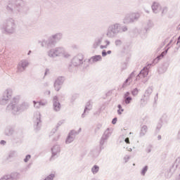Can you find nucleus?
<instances>
[{"mask_svg": "<svg viewBox=\"0 0 180 180\" xmlns=\"http://www.w3.org/2000/svg\"><path fill=\"white\" fill-rule=\"evenodd\" d=\"M146 152H147L148 153H151V145H150L149 147L147 148Z\"/></svg>", "mask_w": 180, "mask_h": 180, "instance_id": "e2e57ef3", "label": "nucleus"}, {"mask_svg": "<svg viewBox=\"0 0 180 180\" xmlns=\"http://www.w3.org/2000/svg\"><path fill=\"white\" fill-rule=\"evenodd\" d=\"M18 157V152L16 150H11L7 157V160H11V158H15Z\"/></svg>", "mask_w": 180, "mask_h": 180, "instance_id": "c756f323", "label": "nucleus"}, {"mask_svg": "<svg viewBox=\"0 0 180 180\" xmlns=\"http://www.w3.org/2000/svg\"><path fill=\"white\" fill-rule=\"evenodd\" d=\"M167 12H168V7L164 6L162 8L161 16H164V15H167Z\"/></svg>", "mask_w": 180, "mask_h": 180, "instance_id": "ea45409f", "label": "nucleus"}, {"mask_svg": "<svg viewBox=\"0 0 180 180\" xmlns=\"http://www.w3.org/2000/svg\"><path fill=\"white\" fill-rule=\"evenodd\" d=\"M102 150H101V148H99V149L98 148H96V149H94L93 150H91V155H93V157H98V155H99V154H101V152Z\"/></svg>", "mask_w": 180, "mask_h": 180, "instance_id": "2f4dec72", "label": "nucleus"}, {"mask_svg": "<svg viewBox=\"0 0 180 180\" xmlns=\"http://www.w3.org/2000/svg\"><path fill=\"white\" fill-rule=\"evenodd\" d=\"M139 91L140 90H139L138 88H135V89H132L131 91V94L132 96H137V95H139Z\"/></svg>", "mask_w": 180, "mask_h": 180, "instance_id": "4c0bfd02", "label": "nucleus"}, {"mask_svg": "<svg viewBox=\"0 0 180 180\" xmlns=\"http://www.w3.org/2000/svg\"><path fill=\"white\" fill-rule=\"evenodd\" d=\"M169 67V63H164L161 65L158 69V72L159 74H165V72H167V70H168V68Z\"/></svg>", "mask_w": 180, "mask_h": 180, "instance_id": "4be33fe9", "label": "nucleus"}, {"mask_svg": "<svg viewBox=\"0 0 180 180\" xmlns=\"http://www.w3.org/2000/svg\"><path fill=\"white\" fill-rule=\"evenodd\" d=\"M54 178H56V174H51L49 176H47L44 180H53Z\"/></svg>", "mask_w": 180, "mask_h": 180, "instance_id": "a19ab883", "label": "nucleus"}, {"mask_svg": "<svg viewBox=\"0 0 180 180\" xmlns=\"http://www.w3.org/2000/svg\"><path fill=\"white\" fill-rule=\"evenodd\" d=\"M169 49H171V47H167V49H165V50L162 51L160 55L158 56V58H160L161 60L164 58V56L167 54V53H168V50H169Z\"/></svg>", "mask_w": 180, "mask_h": 180, "instance_id": "f704fd0d", "label": "nucleus"}, {"mask_svg": "<svg viewBox=\"0 0 180 180\" xmlns=\"http://www.w3.org/2000/svg\"><path fill=\"white\" fill-rule=\"evenodd\" d=\"M53 106L55 112H60V110L61 109V103L58 101V97L57 96H53Z\"/></svg>", "mask_w": 180, "mask_h": 180, "instance_id": "dca6fc26", "label": "nucleus"}, {"mask_svg": "<svg viewBox=\"0 0 180 180\" xmlns=\"http://www.w3.org/2000/svg\"><path fill=\"white\" fill-rule=\"evenodd\" d=\"M133 82V80H130L129 79H125V81L123 82L122 85V89H124L125 88H127V86H130V84Z\"/></svg>", "mask_w": 180, "mask_h": 180, "instance_id": "c85d7f7f", "label": "nucleus"}, {"mask_svg": "<svg viewBox=\"0 0 180 180\" xmlns=\"http://www.w3.org/2000/svg\"><path fill=\"white\" fill-rule=\"evenodd\" d=\"M176 45L179 46V48L180 47V36L177 39Z\"/></svg>", "mask_w": 180, "mask_h": 180, "instance_id": "69168bd1", "label": "nucleus"}, {"mask_svg": "<svg viewBox=\"0 0 180 180\" xmlns=\"http://www.w3.org/2000/svg\"><path fill=\"white\" fill-rule=\"evenodd\" d=\"M61 124H63V122L59 121L56 125V129H58V127H60V126H61Z\"/></svg>", "mask_w": 180, "mask_h": 180, "instance_id": "0e129e2a", "label": "nucleus"}, {"mask_svg": "<svg viewBox=\"0 0 180 180\" xmlns=\"http://www.w3.org/2000/svg\"><path fill=\"white\" fill-rule=\"evenodd\" d=\"M13 95V91L12 89H7L3 92V94L0 98V105H6L12 99V96Z\"/></svg>", "mask_w": 180, "mask_h": 180, "instance_id": "1a4fd4ad", "label": "nucleus"}, {"mask_svg": "<svg viewBox=\"0 0 180 180\" xmlns=\"http://www.w3.org/2000/svg\"><path fill=\"white\" fill-rule=\"evenodd\" d=\"M148 131V127H147V125H143L141 127L139 137H144V136H146V134H147Z\"/></svg>", "mask_w": 180, "mask_h": 180, "instance_id": "bb28decb", "label": "nucleus"}, {"mask_svg": "<svg viewBox=\"0 0 180 180\" xmlns=\"http://www.w3.org/2000/svg\"><path fill=\"white\" fill-rule=\"evenodd\" d=\"M102 41H103V37H98L96 38L93 44V49H98L102 44Z\"/></svg>", "mask_w": 180, "mask_h": 180, "instance_id": "393cba45", "label": "nucleus"}, {"mask_svg": "<svg viewBox=\"0 0 180 180\" xmlns=\"http://www.w3.org/2000/svg\"><path fill=\"white\" fill-rule=\"evenodd\" d=\"M152 11L153 13H160V11H161V4L157 1H153L151 6Z\"/></svg>", "mask_w": 180, "mask_h": 180, "instance_id": "412c9836", "label": "nucleus"}, {"mask_svg": "<svg viewBox=\"0 0 180 180\" xmlns=\"http://www.w3.org/2000/svg\"><path fill=\"white\" fill-rule=\"evenodd\" d=\"M16 134L17 139L22 137V131H20L19 132L16 131Z\"/></svg>", "mask_w": 180, "mask_h": 180, "instance_id": "6e6d98bb", "label": "nucleus"}, {"mask_svg": "<svg viewBox=\"0 0 180 180\" xmlns=\"http://www.w3.org/2000/svg\"><path fill=\"white\" fill-rule=\"evenodd\" d=\"M124 141H125V143H127V144H129L130 143V139L129 138H126L124 139Z\"/></svg>", "mask_w": 180, "mask_h": 180, "instance_id": "338daca9", "label": "nucleus"}, {"mask_svg": "<svg viewBox=\"0 0 180 180\" xmlns=\"http://www.w3.org/2000/svg\"><path fill=\"white\" fill-rule=\"evenodd\" d=\"M81 131H82V129L79 128L78 131H75L76 133L74 134L75 136L79 134V133H81Z\"/></svg>", "mask_w": 180, "mask_h": 180, "instance_id": "052dcab7", "label": "nucleus"}, {"mask_svg": "<svg viewBox=\"0 0 180 180\" xmlns=\"http://www.w3.org/2000/svg\"><path fill=\"white\" fill-rule=\"evenodd\" d=\"M117 114L120 116V115H122V112H124V111H122V110H117Z\"/></svg>", "mask_w": 180, "mask_h": 180, "instance_id": "774afa93", "label": "nucleus"}, {"mask_svg": "<svg viewBox=\"0 0 180 180\" xmlns=\"http://www.w3.org/2000/svg\"><path fill=\"white\" fill-rule=\"evenodd\" d=\"M57 130H58V128L57 127L56 129H52L51 132V136H53L57 131Z\"/></svg>", "mask_w": 180, "mask_h": 180, "instance_id": "4d7b16f0", "label": "nucleus"}, {"mask_svg": "<svg viewBox=\"0 0 180 180\" xmlns=\"http://www.w3.org/2000/svg\"><path fill=\"white\" fill-rule=\"evenodd\" d=\"M115 44L116 46V47H120V46H122V44H123V42L120 39H116L115 41Z\"/></svg>", "mask_w": 180, "mask_h": 180, "instance_id": "79ce46f5", "label": "nucleus"}, {"mask_svg": "<svg viewBox=\"0 0 180 180\" xmlns=\"http://www.w3.org/2000/svg\"><path fill=\"white\" fill-rule=\"evenodd\" d=\"M178 167L180 168V158H177L174 163L172 165L169 169V172H175Z\"/></svg>", "mask_w": 180, "mask_h": 180, "instance_id": "5701e85b", "label": "nucleus"}, {"mask_svg": "<svg viewBox=\"0 0 180 180\" xmlns=\"http://www.w3.org/2000/svg\"><path fill=\"white\" fill-rule=\"evenodd\" d=\"M134 72H136V71H133L127 77L128 79H129V80L133 81V77H134Z\"/></svg>", "mask_w": 180, "mask_h": 180, "instance_id": "09e8293b", "label": "nucleus"}, {"mask_svg": "<svg viewBox=\"0 0 180 180\" xmlns=\"http://www.w3.org/2000/svg\"><path fill=\"white\" fill-rule=\"evenodd\" d=\"M65 81V77L63 76H59L54 82L53 86L55 90L58 92L60 89H61V86H63V84H64Z\"/></svg>", "mask_w": 180, "mask_h": 180, "instance_id": "9b49d317", "label": "nucleus"}, {"mask_svg": "<svg viewBox=\"0 0 180 180\" xmlns=\"http://www.w3.org/2000/svg\"><path fill=\"white\" fill-rule=\"evenodd\" d=\"M15 133V127L13 126H7L4 129V135H6L7 137L13 136Z\"/></svg>", "mask_w": 180, "mask_h": 180, "instance_id": "f3484780", "label": "nucleus"}, {"mask_svg": "<svg viewBox=\"0 0 180 180\" xmlns=\"http://www.w3.org/2000/svg\"><path fill=\"white\" fill-rule=\"evenodd\" d=\"M51 156L49 159V161H54L56 158H58V155H60V153H61V148L59 145H55L51 148Z\"/></svg>", "mask_w": 180, "mask_h": 180, "instance_id": "9d476101", "label": "nucleus"}, {"mask_svg": "<svg viewBox=\"0 0 180 180\" xmlns=\"http://www.w3.org/2000/svg\"><path fill=\"white\" fill-rule=\"evenodd\" d=\"M104 43H105V45H101L100 46V49H101V50H103V49H108V46H110V41H109V40H105V41H104Z\"/></svg>", "mask_w": 180, "mask_h": 180, "instance_id": "c9c22d12", "label": "nucleus"}, {"mask_svg": "<svg viewBox=\"0 0 180 180\" xmlns=\"http://www.w3.org/2000/svg\"><path fill=\"white\" fill-rule=\"evenodd\" d=\"M63 39V33L57 32L49 37L48 40L43 39L41 42V47H56V45Z\"/></svg>", "mask_w": 180, "mask_h": 180, "instance_id": "20e7f679", "label": "nucleus"}, {"mask_svg": "<svg viewBox=\"0 0 180 180\" xmlns=\"http://www.w3.org/2000/svg\"><path fill=\"white\" fill-rule=\"evenodd\" d=\"M108 141V139L103 136H101V139L100 140V151H102L105 147L103 146L105 144V142Z\"/></svg>", "mask_w": 180, "mask_h": 180, "instance_id": "7c9ffc66", "label": "nucleus"}, {"mask_svg": "<svg viewBox=\"0 0 180 180\" xmlns=\"http://www.w3.org/2000/svg\"><path fill=\"white\" fill-rule=\"evenodd\" d=\"M160 60H161V58H158V56H157V58L153 60V63H150V64H152V65H155V64H158V61H160ZM152 65H151V67H152Z\"/></svg>", "mask_w": 180, "mask_h": 180, "instance_id": "c03bdc74", "label": "nucleus"}, {"mask_svg": "<svg viewBox=\"0 0 180 180\" xmlns=\"http://www.w3.org/2000/svg\"><path fill=\"white\" fill-rule=\"evenodd\" d=\"M92 109V104H91V101L86 103V106L84 108V112L82 114V117H85V115L86 114L87 110H91Z\"/></svg>", "mask_w": 180, "mask_h": 180, "instance_id": "cd10ccee", "label": "nucleus"}, {"mask_svg": "<svg viewBox=\"0 0 180 180\" xmlns=\"http://www.w3.org/2000/svg\"><path fill=\"white\" fill-rule=\"evenodd\" d=\"M75 133H77V132L74 129L71 130L69 132V134L66 138V140H65L66 144H70V143H72V141H74V140H75Z\"/></svg>", "mask_w": 180, "mask_h": 180, "instance_id": "a211bd4d", "label": "nucleus"}, {"mask_svg": "<svg viewBox=\"0 0 180 180\" xmlns=\"http://www.w3.org/2000/svg\"><path fill=\"white\" fill-rule=\"evenodd\" d=\"M20 101V96H16L11 100L10 103L6 107V110L11 112L12 115H20L22 112H25V110H27L30 105L29 103L23 102L21 104H19Z\"/></svg>", "mask_w": 180, "mask_h": 180, "instance_id": "f257e3e1", "label": "nucleus"}, {"mask_svg": "<svg viewBox=\"0 0 180 180\" xmlns=\"http://www.w3.org/2000/svg\"><path fill=\"white\" fill-rule=\"evenodd\" d=\"M75 99H77V96L76 95H73L70 99V102L71 103H73V102L75 101Z\"/></svg>", "mask_w": 180, "mask_h": 180, "instance_id": "603ef678", "label": "nucleus"}, {"mask_svg": "<svg viewBox=\"0 0 180 180\" xmlns=\"http://www.w3.org/2000/svg\"><path fill=\"white\" fill-rule=\"evenodd\" d=\"M20 178V174L19 172H12L10 174H6L3 176L0 180H18Z\"/></svg>", "mask_w": 180, "mask_h": 180, "instance_id": "f8f14e48", "label": "nucleus"}, {"mask_svg": "<svg viewBox=\"0 0 180 180\" xmlns=\"http://www.w3.org/2000/svg\"><path fill=\"white\" fill-rule=\"evenodd\" d=\"M27 67H29V61L27 60L20 61L17 65V72H23Z\"/></svg>", "mask_w": 180, "mask_h": 180, "instance_id": "ddd939ff", "label": "nucleus"}, {"mask_svg": "<svg viewBox=\"0 0 180 180\" xmlns=\"http://www.w3.org/2000/svg\"><path fill=\"white\" fill-rule=\"evenodd\" d=\"M112 124H116L117 123V117H114L111 122Z\"/></svg>", "mask_w": 180, "mask_h": 180, "instance_id": "5fc2aeb1", "label": "nucleus"}, {"mask_svg": "<svg viewBox=\"0 0 180 180\" xmlns=\"http://www.w3.org/2000/svg\"><path fill=\"white\" fill-rule=\"evenodd\" d=\"M84 63H85V60H84V55L82 53H78L72 59V64L69 65V70L70 72H72V71H74L73 68L82 65Z\"/></svg>", "mask_w": 180, "mask_h": 180, "instance_id": "0eeeda50", "label": "nucleus"}, {"mask_svg": "<svg viewBox=\"0 0 180 180\" xmlns=\"http://www.w3.org/2000/svg\"><path fill=\"white\" fill-rule=\"evenodd\" d=\"M0 144H1V146H5V145L6 144V141H5V140H1V141H0Z\"/></svg>", "mask_w": 180, "mask_h": 180, "instance_id": "680f3d73", "label": "nucleus"}, {"mask_svg": "<svg viewBox=\"0 0 180 180\" xmlns=\"http://www.w3.org/2000/svg\"><path fill=\"white\" fill-rule=\"evenodd\" d=\"M101 128H102V124H97L96 129H94V133L99 131V130H101Z\"/></svg>", "mask_w": 180, "mask_h": 180, "instance_id": "49530a36", "label": "nucleus"}, {"mask_svg": "<svg viewBox=\"0 0 180 180\" xmlns=\"http://www.w3.org/2000/svg\"><path fill=\"white\" fill-rule=\"evenodd\" d=\"M39 102L40 106H46V105H47V100H41L39 101Z\"/></svg>", "mask_w": 180, "mask_h": 180, "instance_id": "37998d69", "label": "nucleus"}, {"mask_svg": "<svg viewBox=\"0 0 180 180\" xmlns=\"http://www.w3.org/2000/svg\"><path fill=\"white\" fill-rule=\"evenodd\" d=\"M33 103H34V106L36 108V109L40 108V103L39 101H34Z\"/></svg>", "mask_w": 180, "mask_h": 180, "instance_id": "a18cd8bd", "label": "nucleus"}, {"mask_svg": "<svg viewBox=\"0 0 180 180\" xmlns=\"http://www.w3.org/2000/svg\"><path fill=\"white\" fill-rule=\"evenodd\" d=\"M124 160L125 162H127L130 160V156L129 155H126L124 158Z\"/></svg>", "mask_w": 180, "mask_h": 180, "instance_id": "bf43d9fd", "label": "nucleus"}, {"mask_svg": "<svg viewBox=\"0 0 180 180\" xmlns=\"http://www.w3.org/2000/svg\"><path fill=\"white\" fill-rule=\"evenodd\" d=\"M25 8V1L23 0H9L6 6L8 13H19Z\"/></svg>", "mask_w": 180, "mask_h": 180, "instance_id": "7ed1b4c3", "label": "nucleus"}, {"mask_svg": "<svg viewBox=\"0 0 180 180\" xmlns=\"http://www.w3.org/2000/svg\"><path fill=\"white\" fill-rule=\"evenodd\" d=\"M126 61L122 64L121 65V71H124V70L127 69V61H129V58H126Z\"/></svg>", "mask_w": 180, "mask_h": 180, "instance_id": "e433bc0d", "label": "nucleus"}, {"mask_svg": "<svg viewBox=\"0 0 180 180\" xmlns=\"http://www.w3.org/2000/svg\"><path fill=\"white\" fill-rule=\"evenodd\" d=\"M88 63L89 64H94V63H98V61H102V56L96 55L94 56L91 57V58L88 59Z\"/></svg>", "mask_w": 180, "mask_h": 180, "instance_id": "b1692460", "label": "nucleus"}, {"mask_svg": "<svg viewBox=\"0 0 180 180\" xmlns=\"http://www.w3.org/2000/svg\"><path fill=\"white\" fill-rule=\"evenodd\" d=\"M91 172L94 174V175L98 174V172H99V166L96 165H94L91 168Z\"/></svg>", "mask_w": 180, "mask_h": 180, "instance_id": "72a5a7b5", "label": "nucleus"}, {"mask_svg": "<svg viewBox=\"0 0 180 180\" xmlns=\"http://www.w3.org/2000/svg\"><path fill=\"white\" fill-rule=\"evenodd\" d=\"M127 30H129L127 26H122L120 23L116 22L111 24L108 27L105 34L108 39H115V37H117V35L120 34V33L127 32Z\"/></svg>", "mask_w": 180, "mask_h": 180, "instance_id": "f03ea898", "label": "nucleus"}, {"mask_svg": "<svg viewBox=\"0 0 180 180\" xmlns=\"http://www.w3.org/2000/svg\"><path fill=\"white\" fill-rule=\"evenodd\" d=\"M161 127H162V124L159 122L156 127V131H160V130L161 129Z\"/></svg>", "mask_w": 180, "mask_h": 180, "instance_id": "3c124183", "label": "nucleus"}, {"mask_svg": "<svg viewBox=\"0 0 180 180\" xmlns=\"http://www.w3.org/2000/svg\"><path fill=\"white\" fill-rule=\"evenodd\" d=\"M112 135V133L110 132V129L108 128L103 133V137H104L105 139H109V137H110V136Z\"/></svg>", "mask_w": 180, "mask_h": 180, "instance_id": "473e14b6", "label": "nucleus"}, {"mask_svg": "<svg viewBox=\"0 0 180 180\" xmlns=\"http://www.w3.org/2000/svg\"><path fill=\"white\" fill-rule=\"evenodd\" d=\"M15 29H16V25H15V20L12 18L7 19L1 25V30L8 34L15 33Z\"/></svg>", "mask_w": 180, "mask_h": 180, "instance_id": "39448f33", "label": "nucleus"}, {"mask_svg": "<svg viewBox=\"0 0 180 180\" xmlns=\"http://www.w3.org/2000/svg\"><path fill=\"white\" fill-rule=\"evenodd\" d=\"M118 110H121V112H124V109L122 108V105L120 104L117 105Z\"/></svg>", "mask_w": 180, "mask_h": 180, "instance_id": "13d9d810", "label": "nucleus"}, {"mask_svg": "<svg viewBox=\"0 0 180 180\" xmlns=\"http://www.w3.org/2000/svg\"><path fill=\"white\" fill-rule=\"evenodd\" d=\"M151 65L153 64H148L147 66H145L139 72V74L136 76V79L142 77L143 78H146L147 75H148V72H150V68H151Z\"/></svg>", "mask_w": 180, "mask_h": 180, "instance_id": "2eb2a0df", "label": "nucleus"}, {"mask_svg": "<svg viewBox=\"0 0 180 180\" xmlns=\"http://www.w3.org/2000/svg\"><path fill=\"white\" fill-rule=\"evenodd\" d=\"M102 57H106L108 56V53L106 52V50H103L101 52Z\"/></svg>", "mask_w": 180, "mask_h": 180, "instance_id": "864d4df0", "label": "nucleus"}, {"mask_svg": "<svg viewBox=\"0 0 180 180\" xmlns=\"http://www.w3.org/2000/svg\"><path fill=\"white\" fill-rule=\"evenodd\" d=\"M154 27V22L151 21V20H149L146 22V26L143 29V33L147 34L148 30H151Z\"/></svg>", "mask_w": 180, "mask_h": 180, "instance_id": "a878e982", "label": "nucleus"}, {"mask_svg": "<svg viewBox=\"0 0 180 180\" xmlns=\"http://www.w3.org/2000/svg\"><path fill=\"white\" fill-rule=\"evenodd\" d=\"M164 46H165V42H162L160 44V45L159 46V47L157 49V51H160L161 50V49H162V47H164Z\"/></svg>", "mask_w": 180, "mask_h": 180, "instance_id": "8fccbe9b", "label": "nucleus"}, {"mask_svg": "<svg viewBox=\"0 0 180 180\" xmlns=\"http://www.w3.org/2000/svg\"><path fill=\"white\" fill-rule=\"evenodd\" d=\"M33 122L34 123V129H36V130H39L40 127H41V115L40 113L34 115Z\"/></svg>", "mask_w": 180, "mask_h": 180, "instance_id": "4468645a", "label": "nucleus"}, {"mask_svg": "<svg viewBox=\"0 0 180 180\" xmlns=\"http://www.w3.org/2000/svg\"><path fill=\"white\" fill-rule=\"evenodd\" d=\"M151 94H153V87L149 86L148 89L146 90L145 94H143V98L141 99V101L144 103L146 101H148Z\"/></svg>", "mask_w": 180, "mask_h": 180, "instance_id": "6ab92c4d", "label": "nucleus"}, {"mask_svg": "<svg viewBox=\"0 0 180 180\" xmlns=\"http://www.w3.org/2000/svg\"><path fill=\"white\" fill-rule=\"evenodd\" d=\"M141 14L139 12H132L129 13H127L125 17L123 19V23L124 25H130L131 23H135V22H139Z\"/></svg>", "mask_w": 180, "mask_h": 180, "instance_id": "423d86ee", "label": "nucleus"}, {"mask_svg": "<svg viewBox=\"0 0 180 180\" xmlns=\"http://www.w3.org/2000/svg\"><path fill=\"white\" fill-rule=\"evenodd\" d=\"M65 54V49L63 46L51 49L48 51V56L51 58H56V57H61Z\"/></svg>", "mask_w": 180, "mask_h": 180, "instance_id": "6e6552de", "label": "nucleus"}, {"mask_svg": "<svg viewBox=\"0 0 180 180\" xmlns=\"http://www.w3.org/2000/svg\"><path fill=\"white\" fill-rule=\"evenodd\" d=\"M30 158H32V155L29 154L27 155L24 158V162H29V160H30Z\"/></svg>", "mask_w": 180, "mask_h": 180, "instance_id": "de8ad7c7", "label": "nucleus"}, {"mask_svg": "<svg viewBox=\"0 0 180 180\" xmlns=\"http://www.w3.org/2000/svg\"><path fill=\"white\" fill-rule=\"evenodd\" d=\"M147 171H148V166L146 165L145 167H143V169L141 171V174L143 175V176H144V175H146Z\"/></svg>", "mask_w": 180, "mask_h": 180, "instance_id": "58836bf2", "label": "nucleus"}, {"mask_svg": "<svg viewBox=\"0 0 180 180\" xmlns=\"http://www.w3.org/2000/svg\"><path fill=\"white\" fill-rule=\"evenodd\" d=\"M130 91H127L123 96V102L125 105H129L131 103V101H133V98L130 96Z\"/></svg>", "mask_w": 180, "mask_h": 180, "instance_id": "aec40b11", "label": "nucleus"}]
</instances>
